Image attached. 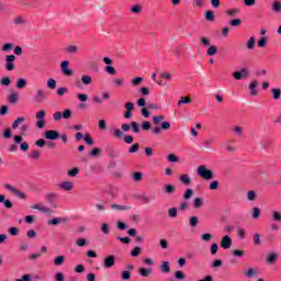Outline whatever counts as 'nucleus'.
<instances>
[{
  "label": "nucleus",
  "instance_id": "nucleus-1",
  "mask_svg": "<svg viewBox=\"0 0 281 281\" xmlns=\"http://www.w3.org/2000/svg\"><path fill=\"white\" fill-rule=\"evenodd\" d=\"M198 176L205 179V181H211V179H214V171L202 165L198 167Z\"/></svg>",
  "mask_w": 281,
  "mask_h": 281
},
{
  "label": "nucleus",
  "instance_id": "nucleus-2",
  "mask_svg": "<svg viewBox=\"0 0 281 281\" xmlns=\"http://www.w3.org/2000/svg\"><path fill=\"white\" fill-rule=\"evenodd\" d=\"M33 100L37 104H41V103L45 102V100H47V93H45V90H43V89H37L35 91Z\"/></svg>",
  "mask_w": 281,
  "mask_h": 281
},
{
  "label": "nucleus",
  "instance_id": "nucleus-3",
  "mask_svg": "<svg viewBox=\"0 0 281 281\" xmlns=\"http://www.w3.org/2000/svg\"><path fill=\"white\" fill-rule=\"evenodd\" d=\"M14 60H16V56L14 55H7L5 56V69L7 71H14L16 66H14Z\"/></svg>",
  "mask_w": 281,
  "mask_h": 281
},
{
  "label": "nucleus",
  "instance_id": "nucleus-4",
  "mask_svg": "<svg viewBox=\"0 0 281 281\" xmlns=\"http://www.w3.org/2000/svg\"><path fill=\"white\" fill-rule=\"evenodd\" d=\"M249 76V69L247 68H243L241 70L239 71H235L233 74V77L235 78V80H245L247 79V77Z\"/></svg>",
  "mask_w": 281,
  "mask_h": 281
},
{
  "label": "nucleus",
  "instance_id": "nucleus-5",
  "mask_svg": "<svg viewBox=\"0 0 281 281\" xmlns=\"http://www.w3.org/2000/svg\"><path fill=\"white\" fill-rule=\"evenodd\" d=\"M103 260H104L105 269H111V268L115 267V256L110 255L106 258H104Z\"/></svg>",
  "mask_w": 281,
  "mask_h": 281
},
{
  "label": "nucleus",
  "instance_id": "nucleus-6",
  "mask_svg": "<svg viewBox=\"0 0 281 281\" xmlns=\"http://www.w3.org/2000/svg\"><path fill=\"white\" fill-rule=\"evenodd\" d=\"M61 71L65 76H74V70H71V68H69L68 60L61 61Z\"/></svg>",
  "mask_w": 281,
  "mask_h": 281
},
{
  "label": "nucleus",
  "instance_id": "nucleus-7",
  "mask_svg": "<svg viewBox=\"0 0 281 281\" xmlns=\"http://www.w3.org/2000/svg\"><path fill=\"white\" fill-rule=\"evenodd\" d=\"M60 137V133L54 130H49L45 132V138L50 140H56Z\"/></svg>",
  "mask_w": 281,
  "mask_h": 281
},
{
  "label": "nucleus",
  "instance_id": "nucleus-8",
  "mask_svg": "<svg viewBox=\"0 0 281 281\" xmlns=\"http://www.w3.org/2000/svg\"><path fill=\"white\" fill-rule=\"evenodd\" d=\"M221 247H222V249H231L232 248V237H229V235H226L222 238Z\"/></svg>",
  "mask_w": 281,
  "mask_h": 281
},
{
  "label": "nucleus",
  "instance_id": "nucleus-9",
  "mask_svg": "<svg viewBox=\"0 0 281 281\" xmlns=\"http://www.w3.org/2000/svg\"><path fill=\"white\" fill-rule=\"evenodd\" d=\"M31 210H38V212H43L44 214H52V209L41 204L31 205Z\"/></svg>",
  "mask_w": 281,
  "mask_h": 281
},
{
  "label": "nucleus",
  "instance_id": "nucleus-10",
  "mask_svg": "<svg viewBox=\"0 0 281 281\" xmlns=\"http://www.w3.org/2000/svg\"><path fill=\"white\" fill-rule=\"evenodd\" d=\"M179 181L183 186H190V183H192V179L190 178V176L188 173L180 175L179 176Z\"/></svg>",
  "mask_w": 281,
  "mask_h": 281
},
{
  "label": "nucleus",
  "instance_id": "nucleus-11",
  "mask_svg": "<svg viewBox=\"0 0 281 281\" xmlns=\"http://www.w3.org/2000/svg\"><path fill=\"white\" fill-rule=\"evenodd\" d=\"M59 188H61V190H66V192H71V190H74V182L71 181L61 182L59 184Z\"/></svg>",
  "mask_w": 281,
  "mask_h": 281
},
{
  "label": "nucleus",
  "instance_id": "nucleus-12",
  "mask_svg": "<svg viewBox=\"0 0 281 281\" xmlns=\"http://www.w3.org/2000/svg\"><path fill=\"white\" fill-rule=\"evenodd\" d=\"M69 218L67 217H55L48 221V225H58L60 223H67Z\"/></svg>",
  "mask_w": 281,
  "mask_h": 281
},
{
  "label": "nucleus",
  "instance_id": "nucleus-13",
  "mask_svg": "<svg viewBox=\"0 0 281 281\" xmlns=\"http://www.w3.org/2000/svg\"><path fill=\"white\" fill-rule=\"evenodd\" d=\"M112 210H117L119 212H128L131 210V205H120V204H111Z\"/></svg>",
  "mask_w": 281,
  "mask_h": 281
},
{
  "label": "nucleus",
  "instance_id": "nucleus-14",
  "mask_svg": "<svg viewBox=\"0 0 281 281\" xmlns=\"http://www.w3.org/2000/svg\"><path fill=\"white\" fill-rule=\"evenodd\" d=\"M138 273L142 278H148L153 273V268H139Z\"/></svg>",
  "mask_w": 281,
  "mask_h": 281
},
{
  "label": "nucleus",
  "instance_id": "nucleus-15",
  "mask_svg": "<svg viewBox=\"0 0 281 281\" xmlns=\"http://www.w3.org/2000/svg\"><path fill=\"white\" fill-rule=\"evenodd\" d=\"M161 273H170V261H162L160 266Z\"/></svg>",
  "mask_w": 281,
  "mask_h": 281
},
{
  "label": "nucleus",
  "instance_id": "nucleus-16",
  "mask_svg": "<svg viewBox=\"0 0 281 281\" xmlns=\"http://www.w3.org/2000/svg\"><path fill=\"white\" fill-rule=\"evenodd\" d=\"M8 101L10 102V104H16V102H19V92H12L8 97Z\"/></svg>",
  "mask_w": 281,
  "mask_h": 281
},
{
  "label": "nucleus",
  "instance_id": "nucleus-17",
  "mask_svg": "<svg viewBox=\"0 0 281 281\" xmlns=\"http://www.w3.org/2000/svg\"><path fill=\"white\" fill-rule=\"evenodd\" d=\"M272 12H276L277 14H280L281 12V2L280 0H276L273 3H272Z\"/></svg>",
  "mask_w": 281,
  "mask_h": 281
},
{
  "label": "nucleus",
  "instance_id": "nucleus-18",
  "mask_svg": "<svg viewBox=\"0 0 281 281\" xmlns=\"http://www.w3.org/2000/svg\"><path fill=\"white\" fill-rule=\"evenodd\" d=\"M164 192L166 194H175V192H177V188L172 184H166L165 189H164Z\"/></svg>",
  "mask_w": 281,
  "mask_h": 281
},
{
  "label": "nucleus",
  "instance_id": "nucleus-19",
  "mask_svg": "<svg viewBox=\"0 0 281 281\" xmlns=\"http://www.w3.org/2000/svg\"><path fill=\"white\" fill-rule=\"evenodd\" d=\"M256 87H258V81H251L249 85L250 95H258V90H256Z\"/></svg>",
  "mask_w": 281,
  "mask_h": 281
},
{
  "label": "nucleus",
  "instance_id": "nucleus-20",
  "mask_svg": "<svg viewBox=\"0 0 281 281\" xmlns=\"http://www.w3.org/2000/svg\"><path fill=\"white\" fill-rule=\"evenodd\" d=\"M268 265H273L278 260V252H272L267 257Z\"/></svg>",
  "mask_w": 281,
  "mask_h": 281
},
{
  "label": "nucleus",
  "instance_id": "nucleus-21",
  "mask_svg": "<svg viewBox=\"0 0 281 281\" xmlns=\"http://www.w3.org/2000/svg\"><path fill=\"white\" fill-rule=\"evenodd\" d=\"M15 87L16 89H25L27 87V80L23 78L18 79Z\"/></svg>",
  "mask_w": 281,
  "mask_h": 281
},
{
  "label": "nucleus",
  "instance_id": "nucleus-22",
  "mask_svg": "<svg viewBox=\"0 0 281 281\" xmlns=\"http://www.w3.org/2000/svg\"><path fill=\"white\" fill-rule=\"evenodd\" d=\"M23 122H25V117H23V116L18 117V119L12 123V128H13V131H16V128H19L20 124H23Z\"/></svg>",
  "mask_w": 281,
  "mask_h": 281
},
{
  "label": "nucleus",
  "instance_id": "nucleus-23",
  "mask_svg": "<svg viewBox=\"0 0 281 281\" xmlns=\"http://www.w3.org/2000/svg\"><path fill=\"white\" fill-rule=\"evenodd\" d=\"M83 142L88 144V146H93L95 144V140L91 137V134L87 133L83 137Z\"/></svg>",
  "mask_w": 281,
  "mask_h": 281
},
{
  "label": "nucleus",
  "instance_id": "nucleus-24",
  "mask_svg": "<svg viewBox=\"0 0 281 281\" xmlns=\"http://www.w3.org/2000/svg\"><path fill=\"white\" fill-rule=\"evenodd\" d=\"M193 206L195 207V210L203 207V198H195L193 200Z\"/></svg>",
  "mask_w": 281,
  "mask_h": 281
},
{
  "label": "nucleus",
  "instance_id": "nucleus-25",
  "mask_svg": "<svg viewBox=\"0 0 281 281\" xmlns=\"http://www.w3.org/2000/svg\"><path fill=\"white\" fill-rule=\"evenodd\" d=\"M218 53V47L216 46H209V49L206 50L207 56H216Z\"/></svg>",
  "mask_w": 281,
  "mask_h": 281
},
{
  "label": "nucleus",
  "instance_id": "nucleus-26",
  "mask_svg": "<svg viewBox=\"0 0 281 281\" xmlns=\"http://www.w3.org/2000/svg\"><path fill=\"white\" fill-rule=\"evenodd\" d=\"M101 232L102 234H105V236H109L111 234V227L109 226L108 223H103L101 225Z\"/></svg>",
  "mask_w": 281,
  "mask_h": 281
},
{
  "label": "nucleus",
  "instance_id": "nucleus-27",
  "mask_svg": "<svg viewBox=\"0 0 281 281\" xmlns=\"http://www.w3.org/2000/svg\"><path fill=\"white\" fill-rule=\"evenodd\" d=\"M65 263V256H58L54 259L55 267H60Z\"/></svg>",
  "mask_w": 281,
  "mask_h": 281
},
{
  "label": "nucleus",
  "instance_id": "nucleus-28",
  "mask_svg": "<svg viewBox=\"0 0 281 281\" xmlns=\"http://www.w3.org/2000/svg\"><path fill=\"white\" fill-rule=\"evenodd\" d=\"M193 195H194V190L187 189L184 191L183 199H184V201H188V200L192 199Z\"/></svg>",
  "mask_w": 281,
  "mask_h": 281
},
{
  "label": "nucleus",
  "instance_id": "nucleus-29",
  "mask_svg": "<svg viewBox=\"0 0 281 281\" xmlns=\"http://www.w3.org/2000/svg\"><path fill=\"white\" fill-rule=\"evenodd\" d=\"M82 85H91L93 82V79L89 75H83L81 77Z\"/></svg>",
  "mask_w": 281,
  "mask_h": 281
},
{
  "label": "nucleus",
  "instance_id": "nucleus-30",
  "mask_svg": "<svg viewBox=\"0 0 281 281\" xmlns=\"http://www.w3.org/2000/svg\"><path fill=\"white\" fill-rule=\"evenodd\" d=\"M246 45L248 49H254V47H256V37L255 36L249 37Z\"/></svg>",
  "mask_w": 281,
  "mask_h": 281
},
{
  "label": "nucleus",
  "instance_id": "nucleus-31",
  "mask_svg": "<svg viewBox=\"0 0 281 281\" xmlns=\"http://www.w3.org/2000/svg\"><path fill=\"white\" fill-rule=\"evenodd\" d=\"M168 214H169L170 218H177L179 212H178L177 207H170L168 210Z\"/></svg>",
  "mask_w": 281,
  "mask_h": 281
},
{
  "label": "nucleus",
  "instance_id": "nucleus-32",
  "mask_svg": "<svg viewBox=\"0 0 281 281\" xmlns=\"http://www.w3.org/2000/svg\"><path fill=\"white\" fill-rule=\"evenodd\" d=\"M0 85H2V87H10V85H12V80L10 79V77H3L0 80Z\"/></svg>",
  "mask_w": 281,
  "mask_h": 281
},
{
  "label": "nucleus",
  "instance_id": "nucleus-33",
  "mask_svg": "<svg viewBox=\"0 0 281 281\" xmlns=\"http://www.w3.org/2000/svg\"><path fill=\"white\" fill-rule=\"evenodd\" d=\"M65 93H69V89H67V87H60L57 89V95L59 98H63V95H65Z\"/></svg>",
  "mask_w": 281,
  "mask_h": 281
},
{
  "label": "nucleus",
  "instance_id": "nucleus-34",
  "mask_svg": "<svg viewBox=\"0 0 281 281\" xmlns=\"http://www.w3.org/2000/svg\"><path fill=\"white\" fill-rule=\"evenodd\" d=\"M61 117L64 120H71V109H66L64 112H61Z\"/></svg>",
  "mask_w": 281,
  "mask_h": 281
},
{
  "label": "nucleus",
  "instance_id": "nucleus-35",
  "mask_svg": "<svg viewBox=\"0 0 281 281\" xmlns=\"http://www.w3.org/2000/svg\"><path fill=\"white\" fill-rule=\"evenodd\" d=\"M76 245H77V247H87V245H89V243L85 238H78L76 240Z\"/></svg>",
  "mask_w": 281,
  "mask_h": 281
},
{
  "label": "nucleus",
  "instance_id": "nucleus-36",
  "mask_svg": "<svg viewBox=\"0 0 281 281\" xmlns=\"http://www.w3.org/2000/svg\"><path fill=\"white\" fill-rule=\"evenodd\" d=\"M2 137L4 139H10L12 137V128L7 127L2 134Z\"/></svg>",
  "mask_w": 281,
  "mask_h": 281
},
{
  "label": "nucleus",
  "instance_id": "nucleus-37",
  "mask_svg": "<svg viewBox=\"0 0 281 281\" xmlns=\"http://www.w3.org/2000/svg\"><path fill=\"white\" fill-rule=\"evenodd\" d=\"M272 218L277 223H281V213H280V211H272Z\"/></svg>",
  "mask_w": 281,
  "mask_h": 281
},
{
  "label": "nucleus",
  "instance_id": "nucleus-38",
  "mask_svg": "<svg viewBox=\"0 0 281 281\" xmlns=\"http://www.w3.org/2000/svg\"><path fill=\"white\" fill-rule=\"evenodd\" d=\"M113 135L116 137V139H122V137H124V132L120 128H115L113 131Z\"/></svg>",
  "mask_w": 281,
  "mask_h": 281
},
{
  "label": "nucleus",
  "instance_id": "nucleus-39",
  "mask_svg": "<svg viewBox=\"0 0 281 281\" xmlns=\"http://www.w3.org/2000/svg\"><path fill=\"white\" fill-rule=\"evenodd\" d=\"M66 52L68 54H78V46L70 45V46L66 47Z\"/></svg>",
  "mask_w": 281,
  "mask_h": 281
},
{
  "label": "nucleus",
  "instance_id": "nucleus-40",
  "mask_svg": "<svg viewBox=\"0 0 281 281\" xmlns=\"http://www.w3.org/2000/svg\"><path fill=\"white\" fill-rule=\"evenodd\" d=\"M139 254H142V248H140V247H135V248L131 251L132 258H137V257L139 256Z\"/></svg>",
  "mask_w": 281,
  "mask_h": 281
},
{
  "label": "nucleus",
  "instance_id": "nucleus-41",
  "mask_svg": "<svg viewBox=\"0 0 281 281\" xmlns=\"http://www.w3.org/2000/svg\"><path fill=\"white\" fill-rule=\"evenodd\" d=\"M190 102H192V99L188 97H182L178 102V106H181V104H190Z\"/></svg>",
  "mask_w": 281,
  "mask_h": 281
},
{
  "label": "nucleus",
  "instance_id": "nucleus-42",
  "mask_svg": "<svg viewBox=\"0 0 281 281\" xmlns=\"http://www.w3.org/2000/svg\"><path fill=\"white\" fill-rule=\"evenodd\" d=\"M189 225H191V227H196V225H199V217H196V216L190 217Z\"/></svg>",
  "mask_w": 281,
  "mask_h": 281
},
{
  "label": "nucleus",
  "instance_id": "nucleus-43",
  "mask_svg": "<svg viewBox=\"0 0 281 281\" xmlns=\"http://www.w3.org/2000/svg\"><path fill=\"white\" fill-rule=\"evenodd\" d=\"M167 159H168L169 164H177V161H179V157H177L175 154L168 155Z\"/></svg>",
  "mask_w": 281,
  "mask_h": 281
},
{
  "label": "nucleus",
  "instance_id": "nucleus-44",
  "mask_svg": "<svg viewBox=\"0 0 281 281\" xmlns=\"http://www.w3.org/2000/svg\"><path fill=\"white\" fill-rule=\"evenodd\" d=\"M175 278L176 280H186V273H183L181 270H178L175 272Z\"/></svg>",
  "mask_w": 281,
  "mask_h": 281
},
{
  "label": "nucleus",
  "instance_id": "nucleus-45",
  "mask_svg": "<svg viewBox=\"0 0 281 281\" xmlns=\"http://www.w3.org/2000/svg\"><path fill=\"white\" fill-rule=\"evenodd\" d=\"M271 93H272V95H273V98H274L276 100H280V95H281V90H280V89L273 88V89L271 90Z\"/></svg>",
  "mask_w": 281,
  "mask_h": 281
},
{
  "label": "nucleus",
  "instance_id": "nucleus-46",
  "mask_svg": "<svg viewBox=\"0 0 281 281\" xmlns=\"http://www.w3.org/2000/svg\"><path fill=\"white\" fill-rule=\"evenodd\" d=\"M14 49V44L12 43H7L2 46V52H12Z\"/></svg>",
  "mask_w": 281,
  "mask_h": 281
},
{
  "label": "nucleus",
  "instance_id": "nucleus-47",
  "mask_svg": "<svg viewBox=\"0 0 281 281\" xmlns=\"http://www.w3.org/2000/svg\"><path fill=\"white\" fill-rule=\"evenodd\" d=\"M243 23V20L240 19H234L229 21V25H232L233 27H238V25H240Z\"/></svg>",
  "mask_w": 281,
  "mask_h": 281
},
{
  "label": "nucleus",
  "instance_id": "nucleus-48",
  "mask_svg": "<svg viewBox=\"0 0 281 281\" xmlns=\"http://www.w3.org/2000/svg\"><path fill=\"white\" fill-rule=\"evenodd\" d=\"M47 87H48V89H52V90L56 89V80L49 78V79L47 80Z\"/></svg>",
  "mask_w": 281,
  "mask_h": 281
},
{
  "label": "nucleus",
  "instance_id": "nucleus-49",
  "mask_svg": "<svg viewBox=\"0 0 281 281\" xmlns=\"http://www.w3.org/2000/svg\"><path fill=\"white\" fill-rule=\"evenodd\" d=\"M13 194L18 195L19 199H27V195H25V193L19 189H15V191H13Z\"/></svg>",
  "mask_w": 281,
  "mask_h": 281
},
{
  "label": "nucleus",
  "instance_id": "nucleus-50",
  "mask_svg": "<svg viewBox=\"0 0 281 281\" xmlns=\"http://www.w3.org/2000/svg\"><path fill=\"white\" fill-rule=\"evenodd\" d=\"M79 172H80V169L78 167H75L68 171V177H76Z\"/></svg>",
  "mask_w": 281,
  "mask_h": 281
},
{
  "label": "nucleus",
  "instance_id": "nucleus-51",
  "mask_svg": "<svg viewBox=\"0 0 281 281\" xmlns=\"http://www.w3.org/2000/svg\"><path fill=\"white\" fill-rule=\"evenodd\" d=\"M165 120V116L164 115H158V116H154L153 117V122H154V124H156V126H159V123L161 122V121H164Z\"/></svg>",
  "mask_w": 281,
  "mask_h": 281
},
{
  "label": "nucleus",
  "instance_id": "nucleus-52",
  "mask_svg": "<svg viewBox=\"0 0 281 281\" xmlns=\"http://www.w3.org/2000/svg\"><path fill=\"white\" fill-rule=\"evenodd\" d=\"M131 126H132L133 133H139V131H140V128H139V123H137V122H132V123H131Z\"/></svg>",
  "mask_w": 281,
  "mask_h": 281
},
{
  "label": "nucleus",
  "instance_id": "nucleus-53",
  "mask_svg": "<svg viewBox=\"0 0 281 281\" xmlns=\"http://www.w3.org/2000/svg\"><path fill=\"white\" fill-rule=\"evenodd\" d=\"M256 269L254 268H250L247 270V272H245L244 274L247 277V278H254V276H256Z\"/></svg>",
  "mask_w": 281,
  "mask_h": 281
},
{
  "label": "nucleus",
  "instance_id": "nucleus-54",
  "mask_svg": "<svg viewBox=\"0 0 281 281\" xmlns=\"http://www.w3.org/2000/svg\"><path fill=\"white\" fill-rule=\"evenodd\" d=\"M233 256H236L237 258H243V256H245V250H238L235 249L232 251Z\"/></svg>",
  "mask_w": 281,
  "mask_h": 281
},
{
  "label": "nucleus",
  "instance_id": "nucleus-55",
  "mask_svg": "<svg viewBox=\"0 0 281 281\" xmlns=\"http://www.w3.org/2000/svg\"><path fill=\"white\" fill-rule=\"evenodd\" d=\"M47 115V112L45 110H41L35 114L36 120H43Z\"/></svg>",
  "mask_w": 281,
  "mask_h": 281
},
{
  "label": "nucleus",
  "instance_id": "nucleus-56",
  "mask_svg": "<svg viewBox=\"0 0 281 281\" xmlns=\"http://www.w3.org/2000/svg\"><path fill=\"white\" fill-rule=\"evenodd\" d=\"M205 19L206 21H214V11H206L205 12Z\"/></svg>",
  "mask_w": 281,
  "mask_h": 281
},
{
  "label": "nucleus",
  "instance_id": "nucleus-57",
  "mask_svg": "<svg viewBox=\"0 0 281 281\" xmlns=\"http://www.w3.org/2000/svg\"><path fill=\"white\" fill-rule=\"evenodd\" d=\"M37 128H45L47 126V122L43 119H40V121L36 122Z\"/></svg>",
  "mask_w": 281,
  "mask_h": 281
},
{
  "label": "nucleus",
  "instance_id": "nucleus-58",
  "mask_svg": "<svg viewBox=\"0 0 281 281\" xmlns=\"http://www.w3.org/2000/svg\"><path fill=\"white\" fill-rule=\"evenodd\" d=\"M105 71L110 74V76H115V74H117V70H115L113 66H106Z\"/></svg>",
  "mask_w": 281,
  "mask_h": 281
},
{
  "label": "nucleus",
  "instance_id": "nucleus-59",
  "mask_svg": "<svg viewBox=\"0 0 281 281\" xmlns=\"http://www.w3.org/2000/svg\"><path fill=\"white\" fill-rule=\"evenodd\" d=\"M160 78H161L162 80L170 81V80H172V75H170V72H162V74L160 75Z\"/></svg>",
  "mask_w": 281,
  "mask_h": 281
},
{
  "label": "nucleus",
  "instance_id": "nucleus-60",
  "mask_svg": "<svg viewBox=\"0 0 281 281\" xmlns=\"http://www.w3.org/2000/svg\"><path fill=\"white\" fill-rule=\"evenodd\" d=\"M247 199L248 201H256V191H248Z\"/></svg>",
  "mask_w": 281,
  "mask_h": 281
},
{
  "label": "nucleus",
  "instance_id": "nucleus-61",
  "mask_svg": "<svg viewBox=\"0 0 281 281\" xmlns=\"http://www.w3.org/2000/svg\"><path fill=\"white\" fill-rule=\"evenodd\" d=\"M258 47H266L267 46V37H261L258 42H257Z\"/></svg>",
  "mask_w": 281,
  "mask_h": 281
},
{
  "label": "nucleus",
  "instance_id": "nucleus-62",
  "mask_svg": "<svg viewBox=\"0 0 281 281\" xmlns=\"http://www.w3.org/2000/svg\"><path fill=\"white\" fill-rule=\"evenodd\" d=\"M252 218H260V209L258 207L252 209Z\"/></svg>",
  "mask_w": 281,
  "mask_h": 281
},
{
  "label": "nucleus",
  "instance_id": "nucleus-63",
  "mask_svg": "<svg viewBox=\"0 0 281 281\" xmlns=\"http://www.w3.org/2000/svg\"><path fill=\"white\" fill-rule=\"evenodd\" d=\"M75 272L76 273H85V266L83 265H77L75 267Z\"/></svg>",
  "mask_w": 281,
  "mask_h": 281
},
{
  "label": "nucleus",
  "instance_id": "nucleus-64",
  "mask_svg": "<svg viewBox=\"0 0 281 281\" xmlns=\"http://www.w3.org/2000/svg\"><path fill=\"white\" fill-rule=\"evenodd\" d=\"M16 281H32V276L23 274L22 278L18 279Z\"/></svg>",
  "mask_w": 281,
  "mask_h": 281
}]
</instances>
